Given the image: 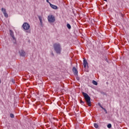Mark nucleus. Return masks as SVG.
Segmentation results:
<instances>
[{"label":"nucleus","mask_w":129,"mask_h":129,"mask_svg":"<svg viewBox=\"0 0 129 129\" xmlns=\"http://www.w3.org/2000/svg\"><path fill=\"white\" fill-rule=\"evenodd\" d=\"M82 93L87 105H88V106H91L92 104H91V98H90V96H89L87 93H85L84 92H82Z\"/></svg>","instance_id":"obj_1"},{"label":"nucleus","mask_w":129,"mask_h":129,"mask_svg":"<svg viewBox=\"0 0 129 129\" xmlns=\"http://www.w3.org/2000/svg\"><path fill=\"white\" fill-rule=\"evenodd\" d=\"M54 50L56 54H61V51H62V48H61V45L60 43H55L53 44Z\"/></svg>","instance_id":"obj_2"},{"label":"nucleus","mask_w":129,"mask_h":129,"mask_svg":"<svg viewBox=\"0 0 129 129\" xmlns=\"http://www.w3.org/2000/svg\"><path fill=\"white\" fill-rule=\"evenodd\" d=\"M49 23H54L55 21V17L53 15H49L47 17Z\"/></svg>","instance_id":"obj_3"},{"label":"nucleus","mask_w":129,"mask_h":129,"mask_svg":"<svg viewBox=\"0 0 129 129\" xmlns=\"http://www.w3.org/2000/svg\"><path fill=\"white\" fill-rule=\"evenodd\" d=\"M22 28L25 31H28V30L30 29V24L27 22H25L22 25Z\"/></svg>","instance_id":"obj_4"},{"label":"nucleus","mask_w":129,"mask_h":129,"mask_svg":"<svg viewBox=\"0 0 129 129\" xmlns=\"http://www.w3.org/2000/svg\"><path fill=\"white\" fill-rule=\"evenodd\" d=\"M10 35L12 37L13 40H14V41L16 42V37H15V35H14V31H13V30H10Z\"/></svg>","instance_id":"obj_5"},{"label":"nucleus","mask_w":129,"mask_h":129,"mask_svg":"<svg viewBox=\"0 0 129 129\" xmlns=\"http://www.w3.org/2000/svg\"><path fill=\"white\" fill-rule=\"evenodd\" d=\"M20 55L22 57H25L26 56V52L24 50H21L20 52Z\"/></svg>","instance_id":"obj_6"},{"label":"nucleus","mask_w":129,"mask_h":129,"mask_svg":"<svg viewBox=\"0 0 129 129\" xmlns=\"http://www.w3.org/2000/svg\"><path fill=\"white\" fill-rule=\"evenodd\" d=\"M83 65L84 68H86V66L88 67V62H87V60H86V59L85 58L83 60Z\"/></svg>","instance_id":"obj_7"},{"label":"nucleus","mask_w":129,"mask_h":129,"mask_svg":"<svg viewBox=\"0 0 129 129\" xmlns=\"http://www.w3.org/2000/svg\"><path fill=\"white\" fill-rule=\"evenodd\" d=\"M73 72L74 73V75L78 76V71H77V69L75 67L73 68Z\"/></svg>","instance_id":"obj_8"},{"label":"nucleus","mask_w":129,"mask_h":129,"mask_svg":"<svg viewBox=\"0 0 129 129\" xmlns=\"http://www.w3.org/2000/svg\"><path fill=\"white\" fill-rule=\"evenodd\" d=\"M49 5L51 7V8H52V9H53V10H57V9H58V7L54 5H52L51 3H49Z\"/></svg>","instance_id":"obj_9"},{"label":"nucleus","mask_w":129,"mask_h":129,"mask_svg":"<svg viewBox=\"0 0 129 129\" xmlns=\"http://www.w3.org/2000/svg\"><path fill=\"white\" fill-rule=\"evenodd\" d=\"M38 19L40 21V23L42 25L43 24V22H42V16H38Z\"/></svg>","instance_id":"obj_10"},{"label":"nucleus","mask_w":129,"mask_h":129,"mask_svg":"<svg viewBox=\"0 0 129 129\" xmlns=\"http://www.w3.org/2000/svg\"><path fill=\"white\" fill-rule=\"evenodd\" d=\"M67 27L68 29H69V30H70L71 29V25H70V24L69 23H68L67 24Z\"/></svg>","instance_id":"obj_11"},{"label":"nucleus","mask_w":129,"mask_h":129,"mask_svg":"<svg viewBox=\"0 0 129 129\" xmlns=\"http://www.w3.org/2000/svg\"><path fill=\"white\" fill-rule=\"evenodd\" d=\"M1 11L3 13V14L7 13V11L6 10V9L2 8Z\"/></svg>","instance_id":"obj_12"},{"label":"nucleus","mask_w":129,"mask_h":129,"mask_svg":"<svg viewBox=\"0 0 129 129\" xmlns=\"http://www.w3.org/2000/svg\"><path fill=\"white\" fill-rule=\"evenodd\" d=\"M92 83H93V84H94V85H97V84H98L97 82H96V81H94V80H93Z\"/></svg>","instance_id":"obj_13"},{"label":"nucleus","mask_w":129,"mask_h":129,"mask_svg":"<svg viewBox=\"0 0 129 129\" xmlns=\"http://www.w3.org/2000/svg\"><path fill=\"white\" fill-rule=\"evenodd\" d=\"M94 126L95 128H98V124L96 123H94Z\"/></svg>","instance_id":"obj_14"},{"label":"nucleus","mask_w":129,"mask_h":129,"mask_svg":"<svg viewBox=\"0 0 129 129\" xmlns=\"http://www.w3.org/2000/svg\"><path fill=\"white\" fill-rule=\"evenodd\" d=\"M5 17H6V18H8V17H9V15L8 14V13H7V12H5V13H3Z\"/></svg>","instance_id":"obj_15"},{"label":"nucleus","mask_w":129,"mask_h":129,"mask_svg":"<svg viewBox=\"0 0 129 129\" xmlns=\"http://www.w3.org/2000/svg\"><path fill=\"white\" fill-rule=\"evenodd\" d=\"M107 126L108 128H111L112 125H111V124L110 123H109V124H108Z\"/></svg>","instance_id":"obj_16"},{"label":"nucleus","mask_w":129,"mask_h":129,"mask_svg":"<svg viewBox=\"0 0 129 129\" xmlns=\"http://www.w3.org/2000/svg\"><path fill=\"white\" fill-rule=\"evenodd\" d=\"M10 117H11V118H14V117H15V115L13 113L10 114Z\"/></svg>","instance_id":"obj_17"},{"label":"nucleus","mask_w":129,"mask_h":129,"mask_svg":"<svg viewBox=\"0 0 129 129\" xmlns=\"http://www.w3.org/2000/svg\"><path fill=\"white\" fill-rule=\"evenodd\" d=\"M102 109H103L105 113H107V110H106V109L105 108L102 107Z\"/></svg>","instance_id":"obj_18"},{"label":"nucleus","mask_w":129,"mask_h":129,"mask_svg":"<svg viewBox=\"0 0 129 129\" xmlns=\"http://www.w3.org/2000/svg\"><path fill=\"white\" fill-rule=\"evenodd\" d=\"M76 76H77V77H76L77 80H78V81H79V80H80V78L78 77V76L77 75H76Z\"/></svg>","instance_id":"obj_19"},{"label":"nucleus","mask_w":129,"mask_h":129,"mask_svg":"<svg viewBox=\"0 0 129 129\" xmlns=\"http://www.w3.org/2000/svg\"><path fill=\"white\" fill-rule=\"evenodd\" d=\"M98 105H99V106H100V107H101V108H102V106H101V104H100V103H98Z\"/></svg>","instance_id":"obj_20"},{"label":"nucleus","mask_w":129,"mask_h":129,"mask_svg":"<svg viewBox=\"0 0 129 129\" xmlns=\"http://www.w3.org/2000/svg\"><path fill=\"white\" fill-rule=\"evenodd\" d=\"M11 81H12V82H13V83L14 84H15V83H16V82H15V80L14 79L11 80Z\"/></svg>","instance_id":"obj_21"},{"label":"nucleus","mask_w":129,"mask_h":129,"mask_svg":"<svg viewBox=\"0 0 129 129\" xmlns=\"http://www.w3.org/2000/svg\"><path fill=\"white\" fill-rule=\"evenodd\" d=\"M80 103H83V104L85 103L84 101H82V100H80Z\"/></svg>","instance_id":"obj_22"},{"label":"nucleus","mask_w":129,"mask_h":129,"mask_svg":"<svg viewBox=\"0 0 129 129\" xmlns=\"http://www.w3.org/2000/svg\"><path fill=\"white\" fill-rule=\"evenodd\" d=\"M119 15L121 16V17H123V15L121 13H119Z\"/></svg>","instance_id":"obj_23"},{"label":"nucleus","mask_w":129,"mask_h":129,"mask_svg":"<svg viewBox=\"0 0 129 129\" xmlns=\"http://www.w3.org/2000/svg\"><path fill=\"white\" fill-rule=\"evenodd\" d=\"M46 2L48 3V4H50V3L49 2V0H46Z\"/></svg>","instance_id":"obj_24"},{"label":"nucleus","mask_w":129,"mask_h":129,"mask_svg":"<svg viewBox=\"0 0 129 129\" xmlns=\"http://www.w3.org/2000/svg\"><path fill=\"white\" fill-rule=\"evenodd\" d=\"M51 54L52 55V56H54V53H52Z\"/></svg>","instance_id":"obj_25"},{"label":"nucleus","mask_w":129,"mask_h":129,"mask_svg":"<svg viewBox=\"0 0 129 129\" xmlns=\"http://www.w3.org/2000/svg\"><path fill=\"white\" fill-rule=\"evenodd\" d=\"M104 2H107V0H103Z\"/></svg>","instance_id":"obj_26"},{"label":"nucleus","mask_w":129,"mask_h":129,"mask_svg":"<svg viewBox=\"0 0 129 129\" xmlns=\"http://www.w3.org/2000/svg\"><path fill=\"white\" fill-rule=\"evenodd\" d=\"M1 83H2V81H1V79H0V84Z\"/></svg>","instance_id":"obj_27"},{"label":"nucleus","mask_w":129,"mask_h":129,"mask_svg":"<svg viewBox=\"0 0 129 129\" xmlns=\"http://www.w3.org/2000/svg\"><path fill=\"white\" fill-rule=\"evenodd\" d=\"M27 33H30V32L27 31Z\"/></svg>","instance_id":"obj_28"}]
</instances>
